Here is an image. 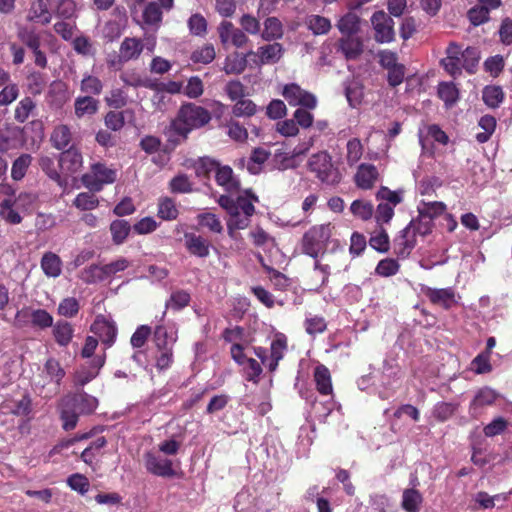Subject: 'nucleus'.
<instances>
[{"label":"nucleus","instance_id":"obj_15","mask_svg":"<svg viewBox=\"0 0 512 512\" xmlns=\"http://www.w3.org/2000/svg\"><path fill=\"white\" fill-rule=\"evenodd\" d=\"M313 145L311 138L308 145L297 146L292 152L277 150L273 155V165L278 170H287L296 166V157L305 154Z\"/></svg>","mask_w":512,"mask_h":512},{"label":"nucleus","instance_id":"obj_10","mask_svg":"<svg viewBox=\"0 0 512 512\" xmlns=\"http://www.w3.org/2000/svg\"><path fill=\"white\" fill-rule=\"evenodd\" d=\"M91 331L99 337L106 347H111L117 336L116 324L105 316L99 315L91 325Z\"/></svg>","mask_w":512,"mask_h":512},{"label":"nucleus","instance_id":"obj_62","mask_svg":"<svg viewBox=\"0 0 512 512\" xmlns=\"http://www.w3.org/2000/svg\"><path fill=\"white\" fill-rule=\"evenodd\" d=\"M35 108L34 101L29 98H23L15 108V119L19 123H24L30 116L32 110Z\"/></svg>","mask_w":512,"mask_h":512},{"label":"nucleus","instance_id":"obj_58","mask_svg":"<svg viewBox=\"0 0 512 512\" xmlns=\"http://www.w3.org/2000/svg\"><path fill=\"white\" fill-rule=\"evenodd\" d=\"M13 205L14 203L10 199H4L0 204V215L10 224H19L22 217L13 208Z\"/></svg>","mask_w":512,"mask_h":512},{"label":"nucleus","instance_id":"obj_3","mask_svg":"<svg viewBox=\"0 0 512 512\" xmlns=\"http://www.w3.org/2000/svg\"><path fill=\"white\" fill-rule=\"evenodd\" d=\"M333 230L334 226L331 223L312 226L302 237V252L312 258L323 256L326 253Z\"/></svg>","mask_w":512,"mask_h":512},{"label":"nucleus","instance_id":"obj_14","mask_svg":"<svg viewBox=\"0 0 512 512\" xmlns=\"http://www.w3.org/2000/svg\"><path fill=\"white\" fill-rule=\"evenodd\" d=\"M283 54V47L280 43H272L261 46L256 52L249 51L248 56H252L253 63L257 66L263 64H272L280 60Z\"/></svg>","mask_w":512,"mask_h":512},{"label":"nucleus","instance_id":"obj_55","mask_svg":"<svg viewBox=\"0 0 512 512\" xmlns=\"http://www.w3.org/2000/svg\"><path fill=\"white\" fill-rule=\"evenodd\" d=\"M226 134L236 142H244L248 138L247 129L236 120H229L225 124Z\"/></svg>","mask_w":512,"mask_h":512},{"label":"nucleus","instance_id":"obj_43","mask_svg":"<svg viewBox=\"0 0 512 512\" xmlns=\"http://www.w3.org/2000/svg\"><path fill=\"white\" fill-rule=\"evenodd\" d=\"M350 211L355 217L367 221L374 214V206L367 200H354L350 205Z\"/></svg>","mask_w":512,"mask_h":512},{"label":"nucleus","instance_id":"obj_39","mask_svg":"<svg viewBox=\"0 0 512 512\" xmlns=\"http://www.w3.org/2000/svg\"><path fill=\"white\" fill-rule=\"evenodd\" d=\"M39 165L43 172L53 181H55L60 187L66 186V180L63 179L58 172L57 166L53 158L49 156H41L39 159Z\"/></svg>","mask_w":512,"mask_h":512},{"label":"nucleus","instance_id":"obj_53","mask_svg":"<svg viewBox=\"0 0 512 512\" xmlns=\"http://www.w3.org/2000/svg\"><path fill=\"white\" fill-rule=\"evenodd\" d=\"M81 279L88 284H94L107 279L104 266L91 265L81 272Z\"/></svg>","mask_w":512,"mask_h":512},{"label":"nucleus","instance_id":"obj_8","mask_svg":"<svg viewBox=\"0 0 512 512\" xmlns=\"http://www.w3.org/2000/svg\"><path fill=\"white\" fill-rule=\"evenodd\" d=\"M374 38L378 43H390L394 40V21L384 11H376L371 17Z\"/></svg>","mask_w":512,"mask_h":512},{"label":"nucleus","instance_id":"obj_51","mask_svg":"<svg viewBox=\"0 0 512 512\" xmlns=\"http://www.w3.org/2000/svg\"><path fill=\"white\" fill-rule=\"evenodd\" d=\"M158 216L163 220H174L178 216V209L173 199L165 197L159 200Z\"/></svg>","mask_w":512,"mask_h":512},{"label":"nucleus","instance_id":"obj_59","mask_svg":"<svg viewBox=\"0 0 512 512\" xmlns=\"http://www.w3.org/2000/svg\"><path fill=\"white\" fill-rule=\"evenodd\" d=\"M400 265L397 260L385 258L381 260L375 269V273L382 277H390L398 273Z\"/></svg>","mask_w":512,"mask_h":512},{"label":"nucleus","instance_id":"obj_16","mask_svg":"<svg viewBox=\"0 0 512 512\" xmlns=\"http://www.w3.org/2000/svg\"><path fill=\"white\" fill-rule=\"evenodd\" d=\"M163 20V9L155 1L147 2L144 5L139 25L142 29L157 31Z\"/></svg>","mask_w":512,"mask_h":512},{"label":"nucleus","instance_id":"obj_20","mask_svg":"<svg viewBox=\"0 0 512 512\" xmlns=\"http://www.w3.org/2000/svg\"><path fill=\"white\" fill-rule=\"evenodd\" d=\"M401 377L400 368L398 366L390 365L388 362L384 364L381 382L384 387L379 392L382 399H388L395 391L397 384Z\"/></svg>","mask_w":512,"mask_h":512},{"label":"nucleus","instance_id":"obj_36","mask_svg":"<svg viewBox=\"0 0 512 512\" xmlns=\"http://www.w3.org/2000/svg\"><path fill=\"white\" fill-rule=\"evenodd\" d=\"M305 25L314 35H324L327 34L332 25L328 18L312 14L306 17Z\"/></svg>","mask_w":512,"mask_h":512},{"label":"nucleus","instance_id":"obj_34","mask_svg":"<svg viewBox=\"0 0 512 512\" xmlns=\"http://www.w3.org/2000/svg\"><path fill=\"white\" fill-rule=\"evenodd\" d=\"M422 502L423 496L417 489L409 488L403 491L401 506L406 512H419Z\"/></svg>","mask_w":512,"mask_h":512},{"label":"nucleus","instance_id":"obj_6","mask_svg":"<svg viewBox=\"0 0 512 512\" xmlns=\"http://www.w3.org/2000/svg\"><path fill=\"white\" fill-rule=\"evenodd\" d=\"M430 232V226L425 225L423 228L418 226L413 220L402 231L401 235L395 240L394 249L398 256L407 257L416 245V235L424 236Z\"/></svg>","mask_w":512,"mask_h":512},{"label":"nucleus","instance_id":"obj_29","mask_svg":"<svg viewBox=\"0 0 512 512\" xmlns=\"http://www.w3.org/2000/svg\"><path fill=\"white\" fill-rule=\"evenodd\" d=\"M248 61L253 62L252 56H248V53L234 52L226 57L223 70L226 74H240L247 67Z\"/></svg>","mask_w":512,"mask_h":512},{"label":"nucleus","instance_id":"obj_21","mask_svg":"<svg viewBox=\"0 0 512 512\" xmlns=\"http://www.w3.org/2000/svg\"><path fill=\"white\" fill-rule=\"evenodd\" d=\"M144 50V44L141 39L135 37H126L119 48V58L123 62L138 59Z\"/></svg>","mask_w":512,"mask_h":512},{"label":"nucleus","instance_id":"obj_11","mask_svg":"<svg viewBox=\"0 0 512 512\" xmlns=\"http://www.w3.org/2000/svg\"><path fill=\"white\" fill-rule=\"evenodd\" d=\"M423 295L429 299L434 305H438L444 309H450L457 303L456 294L453 288H431L423 286L421 288Z\"/></svg>","mask_w":512,"mask_h":512},{"label":"nucleus","instance_id":"obj_2","mask_svg":"<svg viewBox=\"0 0 512 512\" xmlns=\"http://www.w3.org/2000/svg\"><path fill=\"white\" fill-rule=\"evenodd\" d=\"M258 202V197L250 191L238 195L233 199L230 195H221L218 198V204L226 210L229 215L228 222L234 220H243L247 222V227L251 223V217L255 213L254 203Z\"/></svg>","mask_w":512,"mask_h":512},{"label":"nucleus","instance_id":"obj_57","mask_svg":"<svg viewBox=\"0 0 512 512\" xmlns=\"http://www.w3.org/2000/svg\"><path fill=\"white\" fill-rule=\"evenodd\" d=\"M32 157L29 154H22L12 165L11 176L14 180H21L31 164Z\"/></svg>","mask_w":512,"mask_h":512},{"label":"nucleus","instance_id":"obj_17","mask_svg":"<svg viewBox=\"0 0 512 512\" xmlns=\"http://www.w3.org/2000/svg\"><path fill=\"white\" fill-rule=\"evenodd\" d=\"M58 162L63 173L72 175L80 171L82 168L83 157L76 147L71 146L60 154Z\"/></svg>","mask_w":512,"mask_h":512},{"label":"nucleus","instance_id":"obj_56","mask_svg":"<svg viewBox=\"0 0 512 512\" xmlns=\"http://www.w3.org/2000/svg\"><path fill=\"white\" fill-rule=\"evenodd\" d=\"M197 220L200 226L207 228L213 233H221L223 231L221 221L214 213H201L197 216Z\"/></svg>","mask_w":512,"mask_h":512},{"label":"nucleus","instance_id":"obj_54","mask_svg":"<svg viewBox=\"0 0 512 512\" xmlns=\"http://www.w3.org/2000/svg\"><path fill=\"white\" fill-rule=\"evenodd\" d=\"M80 90L85 94L99 95L103 90V83L98 77L85 74L80 83Z\"/></svg>","mask_w":512,"mask_h":512},{"label":"nucleus","instance_id":"obj_37","mask_svg":"<svg viewBox=\"0 0 512 512\" xmlns=\"http://www.w3.org/2000/svg\"><path fill=\"white\" fill-rule=\"evenodd\" d=\"M72 140V133L69 126L61 124L54 128L51 134V142L57 150H63L69 146Z\"/></svg>","mask_w":512,"mask_h":512},{"label":"nucleus","instance_id":"obj_61","mask_svg":"<svg viewBox=\"0 0 512 512\" xmlns=\"http://www.w3.org/2000/svg\"><path fill=\"white\" fill-rule=\"evenodd\" d=\"M304 325L305 330L309 335L323 333L327 328L325 319L321 316L316 315L307 316Z\"/></svg>","mask_w":512,"mask_h":512},{"label":"nucleus","instance_id":"obj_26","mask_svg":"<svg viewBox=\"0 0 512 512\" xmlns=\"http://www.w3.org/2000/svg\"><path fill=\"white\" fill-rule=\"evenodd\" d=\"M105 363V356H97L93 359L90 367H83L75 373V384L84 386L93 380Z\"/></svg>","mask_w":512,"mask_h":512},{"label":"nucleus","instance_id":"obj_4","mask_svg":"<svg viewBox=\"0 0 512 512\" xmlns=\"http://www.w3.org/2000/svg\"><path fill=\"white\" fill-rule=\"evenodd\" d=\"M307 165L309 171L314 173L322 183L335 185L341 180V173L334 166L331 156L325 151L313 154Z\"/></svg>","mask_w":512,"mask_h":512},{"label":"nucleus","instance_id":"obj_52","mask_svg":"<svg viewBox=\"0 0 512 512\" xmlns=\"http://www.w3.org/2000/svg\"><path fill=\"white\" fill-rule=\"evenodd\" d=\"M110 231L113 242L120 245L126 240L130 232V225L125 220H115L110 225Z\"/></svg>","mask_w":512,"mask_h":512},{"label":"nucleus","instance_id":"obj_13","mask_svg":"<svg viewBox=\"0 0 512 512\" xmlns=\"http://www.w3.org/2000/svg\"><path fill=\"white\" fill-rule=\"evenodd\" d=\"M178 339V328L175 323L166 322L155 326L153 341L156 348H173Z\"/></svg>","mask_w":512,"mask_h":512},{"label":"nucleus","instance_id":"obj_47","mask_svg":"<svg viewBox=\"0 0 512 512\" xmlns=\"http://www.w3.org/2000/svg\"><path fill=\"white\" fill-rule=\"evenodd\" d=\"M53 334L60 346H67L72 339L73 328L68 322L59 321L53 328Z\"/></svg>","mask_w":512,"mask_h":512},{"label":"nucleus","instance_id":"obj_24","mask_svg":"<svg viewBox=\"0 0 512 512\" xmlns=\"http://www.w3.org/2000/svg\"><path fill=\"white\" fill-rule=\"evenodd\" d=\"M215 172L217 184L223 187L226 192L233 194L239 190L240 184L234 176L232 168L218 165Z\"/></svg>","mask_w":512,"mask_h":512},{"label":"nucleus","instance_id":"obj_48","mask_svg":"<svg viewBox=\"0 0 512 512\" xmlns=\"http://www.w3.org/2000/svg\"><path fill=\"white\" fill-rule=\"evenodd\" d=\"M478 125L484 131L476 135V140L479 143L487 142L496 128V119L491 115H484L480 118Z\"/></svg>","mask_w":512,"mask_h":512},{"label":"nucleus","instance_id":"obj_1","mask_svg":"<svg viewBox=\"0 0 512 512\" xmlns=\"http://www.w3.org/2000/svg\"><path fill=\"white\" fill-rule=\"evenodd\" d=\"M210 120L211 115L207 109L194 103H187L179 109L172 127L177 134L186 137L192 130L203 127Z\"/></svg>","mask_w":512,"mask_h":512},{"label":"nucleus","instance_id":"obj_27","mask_svg":"<svg viewBox=\"0 0 512 512\" xmlns=\"http://www.w3.org/2000/svg\"><path fill=\"white\" fill-rule=\"evenodd\" d=\"M378 171L372 164L362 163L355 174V183L361 189H370L375 184Z\"/></svg>","mask_w":512,"mask_h":512},{"label":"nucleus","instance_id":"obj_12","mask_svg":"<svg viewBox=\"0 0 512 512\" xmlns=\"http://www.w3.org/2000/svg\"><path fill=\"white\" fill-rule=\"evenodd\" d=\"M419 220L415 221L418 226L424 227L429 225L432 227V220L446 211V205L440 201L420 200L417 204Z\"/></svg>","mask_w":512,"mask_h":512},{"label":"nucleus","instance_id":"obj_22","mask_svg":"<svg viewBox=\"0 0 512 512\" xmlns=\"http://www.w3.org/2000/svg\"><path fill=\"white\" fill-rule=\"evenodd\" d=\"M497 397V392L489 387H483L478 390L470 404L471 415L477 417L481 413V409L492 405Z\"/></svg>","mask_w":512,"mask_h":512},{"label":"nucleus","instance_id":"obj_38","mask_svg":"<svg viewBox=\"0 0 512 512\" xmlns=\"http://www.w3.org/2000/svg\"><path fill=\"white\" fill-rule=\"evenodd\" d=\"M283 35V26L281 21L276 17H269L264 21V29L262 38L266 41L280 39Z\"/></svg>","mask_w":512,"mask_h":512},{"label":"nucleus","instance_id":"obj_35","mask_svg":"<svg viewBox=\"0 0 512 512\" xmlns=\"http://www.w3.org/2000/svg\"><path fill=\"white\" fill-rule=\"evenodd\" d=\"M339 47L347 59H355L363 50L360 39L352 35L342 37L339 42Z\"/></svg>","mask_w":512,"mask_h":512},{"label":"nucleus","instance_id":"obj_5","mask_svg":"<svg viewBox=\"0 0 512 512\" xmlns=\"http://www.w3.org/2000/svg\"><path fill=\"white\" fill-rule=\"evenodd\" d=\"M117 178V171L103 163H95L91 170L81 177L83 185L92 192H99L104 185L112 184Z\"/></svg>","mask_w":512,"mask_h":512},{"label":"nucleus","instance_id":"obj_50","mask_svg":"<svg viewBox=\"0 0 512 512\" xmlns=\"http://www.w3.org/2000/svg\"><path fill=\"white\" fill-rule=\"evenodd\" d=\"M482 98L487 106L497 108L503 102L504 93L499 86H486Z\"/></svg>","mask_w":512,"mask_h":512},{"label":"nucleus","instance_id":"obj_19","mask_svg":"<svg viewBox=\"0 0 512 512\" xmlns=\"http://www.w3.org/2000/svg\"><path fill=\"white\" fill-rule=\"evenodd\" d=\"M146 469L157 476L171 477L174 475L171 460L148 452L145 454Z\"/></svg>","mask_w":512,"mask_h":512},{"label":"nucleus","instance_id":"obj_9","mask_svg":"<svg viewBox=\"0 0 512 512\" xmlns=\"http://www.w3.org/2000/svg\"><path fill=\"white\" fill-rule=\"evenodd\" d=\"M217 31L220 42L224 46L232 44L237 48H242L249 41V38L244 33V31H242L239 28H236L230 21H222L219 24Z\"/></svg>","mask_w":512,"mask_h":512},{"label":"nucleus","instance_id":"obj_46","mask_svg":"<svg viewBox=\"0 0 512 512\" xmlns=\"http://www.w3.org/2000/svg\"><path fill=\"white\" fill-rule=\"evenodd\" d=\"M218 165L219 164L212 158L201 157L193 161L191 167L194 169L195 174L198 177L204 178L208 176L211 172L216 171Z\"/></svg>","mask_w":512,"mask_h":512},{"label":"nucleus","instance_id":"obj_49","mask_svg":"<svg viewBox=\"0 0 512 512\" xmlns=\"http://www.w3.org/2000/svg\"><path fill=\"white\" fill-rule=\"evenodd\" d=\"M215 56L214 46L207 43L192 52L191 60L194 63L209 64L215 59Z\"/></svg>","mask_w":512,"mask_h":512},{"label":"nucleus","instance_id":"obj_42","mask_svg":"<svg viewBox=\"0 0 512 512\" xmlns=\"http://www.w3.org/2000/svg\"><path fill=\"white\" fill-rule=\"evenodd\" d=\"M78 411L72 405L66 403L63 398L61 402V420L63 421V428L66 431L72 430L76 427L78 422Z\"/></svg>","mask_w":512,"mask_h":512},{"label":"nucleus","instance_id":"obj_60","mask_svg":"<svg viewBox=\"0 0 512 512\" xmlns=\"http://www.w3.org/2000/svg\"><path fill=\"white\" fill-rule=\"evenodd\" d=\"M123 32V24L117 20H109L102 28V36L108 42L118 39Z\"/></svg>","mask_w":512,"mask_h":512},{"label":"nucleus","instance_id":"obj_63","mask_svg":"<svg viewBox=\"0 0 512 512\" xmlns=\"http://www.w3.org/2000/svg\"><path fill=\"white\" fill-rule=\"evenodd\" d=\"M346 160L349 165L356 164L363 154V146L359 139L353 138L347 142Z\"/></svg>","mask_w":512,"mask_h":512},{"label":"nucleus","instance_id":"obj_25","mask_svg":"<svg viewBox=\"0 0 512 512\" xmlns=\"http://www.w3.org/2000/svg\"><path fill=\"white\" fill-rule=\"evenodd\" d=\"M507 495L504 493L489 495L485 491H479L472 496V509L473 510H487L493 509L498 502H506Z\"/></svg>","mask_w":512,"mask_h":512},{"label":"nucleus","instance_id":"obj_18","mask_svg":"<svg viewBox=\"0 0 512 512\" xmlns=\"http://www.w3.org/2000/svg\"><path fill=\"white\" fill-rule=\"evenodd\" d=\"M64 399H66V403L72 405L79 414L93 413L98 407V399L87 394L83 390H80L73 395H67Z\"/></svg>","mask_w":512,"mask_h":512},{"label":"nucleus","instance_id":"obj_41","mask_svg":"<svg viewBox=\"0 0 512 512\" xmlns=\"http://www.w3.org/2000/svg\"><path fill=\"white\" fill-rule=\"evenodd\" d=\"M359 25V17L355 13L349 12L340 18L337 27L343 35H353L358 32Z\"/></svg>","mask_w":512,"mask_h":512},{"label":"nucleus","instance_id":"obj_40","mask_svg":"<svg viewBox=\"0 0 512 512\" xmlns=\"http://www.w3.org/2000/svg\"><path fill=\"white\" fill-rule=\"evenodd\" d=\"M258 111L257 105L250 99L241 98L232 106V114L237 118L254 116Z\"/></svg>","mask_w":512,"mask_h":512},{"label":"nucleus","instance_id":"obj_44","mask_svg":"<svg viewBox=\"0 0 512 512\" xmlns=\"http://www.w3.org/2000/svg\"><path fill=\"white\" fill-rule=\"evenodd\" d=\"M438 95L446 106H452L458 100L459 91L452 82H441L438 85Z\"/></svg>","mask_w":512,"mask_h":512},{"label":"nucleus","instance_id":"obj_28","mask_svg":"<svg viewBox=\"0 0 512 512\" xmlns=\"http://www.w3.org/2000/svg\"><path fill=\"white\" fill-rule=\"evenodd\" d=\"M40 266L46 277L57 278L62 273L63 263L56 253L49 251L43 254Z\"/></svg>","mask_w":512,"mask_h":512},{"label":"nucleus","instance_id":"obj_30","mask_svg":"<svg viewBox=\"0 0 512 512\" xmlns=\"http://www.w3.org/2000/svg\"><path fill=\"white\" fill-rule=\"evenodd\" d=\"M99 101L95 98L85 95L79 96L74 102V112L77 118L90 117L98 111Z\"/></svg>","mask_w":512,"mask_h":512},{"label":"nucleus","instance_id":"obj_7","mask_svg":"<svg viewBox=\"0 0 512 512\" xmlns=\"http://www.w3.org/2000/svg\"><path fill=\"white\" fill-rule=\"evenodd\" d=\"M283 97L290 106H300L309 110L317 107V98L314 94L302 89L298 84L291 83L284 86Z\"/></svg>","mask_w":512,"mask_h":512},{"label":"nucleus","instance_id":"obj_33","mask_svg":"<svg viewBox=\"0 0 512 512\" xmlns=\"http://www.w3.org/2000/svg\"><path fill=\"white\" fill-rule=\"evenodd\" d=\"M51 13L44 0H36L31 4L27 19L32 22L46 25L51 21Z\"/></svg>","mask_w":512,"mask_h":512},{"label":"nucleus","instance_id":"obj_64","mask_svg":"<svg viewBox=\"0 0 512 512\" xmlns=\"http://www.w3.org/2000/svg\"><path fill=\"white\" fill-rule=\"evenodd\" d=\"M169 185L173 193H190L193 191V184L185 174H179L172 178Z\"/></svg>","mask_w":512,"mask_h":512},{"label":"nucleus","instance_id":"obj_23","mask_svg":"<svg viewBox=\"0 0 512 512\" xmlns=\"http://www.w3.org/2000/svg\"><path fill=\"white\" fill-rule=\"evenodd\" d=\"M185 247L190 254L206 258L210 252V243L207 239L194 233H186L184 235Z\"/></svg>","mask_w":512,"mask_h":512},{"label":"nucleus","instance_id":"obj_45","mask_svg":"<svg viewBox=\"0 0 512 512\" xmlns=\"http://www.w3.org/2000/svg\"><path fill=\"white\" fill-rule=\"evenodd\" d=\"M459 57L463 69L472 73L479 61L478 50L473 47H467L465 50H462L461 47L459 46Z\"/></svg>","mask_w":512,"mask_h":512},{"label":"nucleus","instance_id":"obj_31","mask_svg":"<svg viewBox=\"0 0 512 512\" xmlns=\"http://www.w3.org/2000/svg\"><path fill=\"white\" fill-rule=\"evenodd\" d=\"M314 382L317 388V391L322 395H330L332 394V380L329 369L319 364L314 369Z\"/></svg>","mask_w":512,"mask_h":512},{"label":"nucleus","instance_id":"obj_32","mask_svg":"<svg viewBox=\"0 0 512 512\" xmlns=\"http://www.w3.org/2000/svg\"><path fill=\"white\" fill-rule=\"evenodd\" d=\"M447 56L442 60V64L445 70L452 76H456L461 73L463 69L460 57H459V45L451 43L446 50Z\"/></svg>","mask_w":512,"mask_h":512}]
</instances>
